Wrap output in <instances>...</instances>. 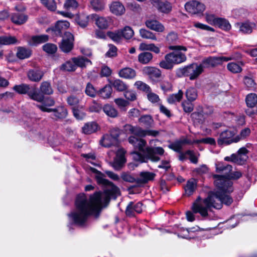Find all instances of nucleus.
Masks as SVG:
<instances>
[{
  "label": "nucleus",
  "instance_id": "27",
  "mask_svg": "<svg viewBox=\"0 0 257 257\" xmlns=\"http://www.w3.org/2000/svg\"><path fill=\"white\" fill-rule=\"evenodd\" d=\"M49 36L47 35L33 36L30 38L28 43L30 45H37L47 42Z\"/></svg>",
  "mask_w": 257,
  "mask_h": 257
},
{
  "label": "nucleus",
  "instance_id": "37",
  "mask_svg": "<svg viewBox=\"0 0 257 257\" xmlns=\"http://www.w3.org/2000/svg\"><path fill=\"white\" fill-rule=\"evenodd\" d=\"M112 92V89L111 85H106L99 91L98 94L101 97L107 99L110 97Z\"/></svg>",
  "mask_w": 257,
  "mask_h": 257
},
{
  "label": "nucleus",
  "instance_id": "12",
  "mask_svg": "<svg viewBox=\"0 0 257 257\" xmlns=\"http://www.w3.org/2000/svg\"><path fill=\"white\" fill-rule=\"evenodd\" d=\"M125 153V151L122 149H119L117 151L116 157L112 165L115 170H120L125 164L126 162Z\"/></svg>",
  "mask_w": 257,
  "mask_h": 257
},
{
  "label": "nucleus",
  "instance_id": "24",
  "mask_svg": "<svg viewBox=\"0 0 257 257\" xmlns=\"http://www.w3.org/2000/svg\"><path fill=\"white\" fill-rule=\"evenodd\" d=\"M28 78L32 81L39 82L44 76V73L39 69H32L27 73Z\"/></svg>",
  "mask_w": 257,
  "mask_h": 257
},
{
  "label": "nucleus",
  "instance_id": "6",
  "mask_svg": "<svg viewBox=\"0 0 257 257\" xmlns=\"http://www.w3.org/2000/svg\"><path fill=\"white\" fill-rule=\"evenodd\" d=\"M120 134V132L119 129H112L110 131L109 134H105L103 136L100 140V144L106 148L117 146L118 145V139Z\"/></svg>",
  "mask_w": 257,
  "mask_h": 257
},
{
  "label": "nucleus",
  "instance_id": "49",
  "mask_svg": "<svg viewBox=\"0 0 257 257\" xmlns=\"http://www.w3.org/2000/svg\"><path fill=\"white\" fill-rule=\"evenodd\" d=\"M108 18L99 17L96 20V24L100 29H106L108 26Z\"/></svg>",
  "mask_w": 257,
  "mask_h": 257
},
{
  "label": "nucleus",
  "instance_id": "33",
  "mask_svg": "<svg viewBox=\"0 0 257 257\" xmlns=\"http://www.w3.org/2000/svg\"><path fill=\"white\" fill-rule=\"evenodd\" d=\"M55 101L54 100L50 97H48L46 98L44 101V103L41 105H39L38 106L39 107L40 110L42 111H58V110L57 109H52L50 108H48L47 106H52L54 104Z\"/></svg>",
  "mask_w": 257,
  "mask_h": 257
},
{
  "label": "nucleus",
  "instance_id": "54",
  "mask_svg": "<svg viewBox=\"0 0 257 257\" xmlns=\"http://www.w3.org/2000/svg\"><path fill=\"white\" fill-rule=\"evenodd\" d=\"M250 134V130L249 128L246 127L242 130L238 136L235 137L234 141L236 142H239L240 140L245 139L246 137L248 136Z\"/></svg>",
  "mask_w": 257,
  "mask_h": 257
},
{
  "label": "nucleus",
  "instance_id": "35",
  "mask_svg": "<svg viewBox=\"0 0 257 257\" xmlns=\"http://www.w3.org/2000/svg\"><path fill=\"white\" fill-rule=\"evenodd\" d=\"M31 88L29 84L23 83L20 85H16L13 87V90L19 94H24L30 93Z\"/></svg>",
  "mask_w": 257,
  "mask_h": 257
},
{
  "label": "nucleus",
  "instance_id": "58",
  "mask_svg": "<svg viewBox=\"0 0 257 257\" xmlns=\"http://www.w3.org/2000/svg\"><path fill=\"white\" fill-rule=\"evenodd\" d=\"M42 4L49 10L54 11L56 9V4L54 0H41Z\"/></svg>",
  "mask_w": 257,
  "mask_h": 257
},
{
  "label": "nucleus",
  "instance_id": "23",
  "mask_svg": "<svg viewBox=\"0 0 257 257\" xmlns=\"http://www.w3.org/2000/svg\"><path fill=\"white\" fill-rule=\"evenodd\" d=\"M239 29V31L243 34H250L256 25L254 23L245 22L244 23H237L236 24Z\"/></svg>",
  "mask_w": 257,
  "mask_h": 257
},
{
  "label": "nucleus",
  "instance_id": "32",
  "mask_svg": "<svg viewBox=\"0 0 257 257\" xmlns=\"http://www.w3.org/2000/svg\"><path fill=\"white\" fill-rule=\"evenodd\" d=\"M232 166L230 165H226L221 162H218L216 164V170L218 173H222L227 175L232 170Z\"/></svg>",
  "mask_w": 257,
  "mask_h": 257
},
{
  "label": "nucleus",
  "instance_id": "52",
  "mask_svg": "<svg viewBox=\"0 0 257 257\" xmlns=\"http://www.w3.org/2000/svg\"><path fill=\"white\" fill-rule=\"evenodd\" d=\"M90 4L92 8L96 11H101L104 8V3L102 0H91Z\"/></svg>",
  "mask_w": 257,
  "mask_h": 257
},
{
  "label": "nucleus",
  "instance_id": "38",
  "mask_svg": "<svg viewBox=\"0 0 257 257\" xmlns=\"http://www.w3.org/2000/svg\"><path fill=\"white\" fill-rule=\"evenodd\" d=\"M40 89L43 95H51L53 93L51 85L48 81L43 82L40 85Z\"/></svg>",
  "mask_w": 257,
  "mask_h": 257
},
{
  "label": "nucleus",
  "instance_id": "11",
  "mask_svg": "<svg viewBox=\"0 0 257 257\" xmlns=\"http://www.w3.org/2000/svg\"><path fill=\"white\" fill-rule=\"evenodd\" d=\"M70 24L66 21H59L54 27L47 30V32L52 31V34L56 36H61L63 31L69 27Z\"/></svg>",
  "mask_w": 257,
  "mask_h": 257
},
{
  "label": "nucleus",
  "instance_id": "43",
  "mask_svg": "<svg viewBox=\"0 0 257 257\" xmlns=\"http://www.w3.org/2000/svg\"><path fill=\"white\" fill-rule=\"evenodd\" d=\"M140 35L144 39L157 40L156 37L154 33L145 29L140 30Z\"/></svg>",
  "mask_w": 257,
  "mask_h": 257
},
{
  "label": "nucleus",
  "instance_id": "55",
  "mask_svg": "<svg viewBox=\"0 0 257 257\" xmlns=\"http://www.w3.org/2000/svg\"><path fill=\"white\" fill-rule=\"evenodd\" d=\"M135 85L138 89L142 90L143 91L148 92L151 91L150 87L148 85L141 81H137L135 83Z\"/></svg>",
  "mask_w": 257,
  "mask_h": 257
},
{
  "label": "nucleus",
  "instance_id": "4",
  "mask_svg": "<svg viewBox=\"0 0 257 257\" xmlns=\"http://www.w3.org/2000/svg\"><path fill=\"white\" fill-rule=\"evenodd\" d=\"M169 49L171 50L177 51L166 54L164 60L160 62L159 66L163 69L171 70L174 67V65L182 63L186 60L187 58L185 54L180 52V51H186L187 48L182 46H170Z\"/></svg>",
  "mask_w": 257,
  "mask_h": 257
},
{
  "label": "nucleus",
  "instance_id": "51",
  "mask_svg": "<svg viewBox=\"0 0 257 257\" xmlns=\"http://www.w3.org/2000/svg\"><path fill=\"white\" fill-rule=\"evenodd\" d=\"M228 70L233 73H239L242 71L241 66L235 63L231 62L227 64Z\"/></svg>",
  "mask_w": 257,
  "mask_h": 257
},
{
  "label": "nucleus",
  "instance_id": "30",
  "mask_svg": "<svg viewBox=\"0 0 257 257\" xmlns=\"http://www.w3.org/2000/svg\"><path fill=\"white\" fill-rule=\"evenodd\" d=\"M71 60L76 65V69L77 67L81 68L85 67L88 63H91V61L88 59L83 56L73 57L71 58Z\"/></svg>",
  "mask_w": 257,
  "mask_h": 257
},
{
  "label": "nucleus",
  "instance_id": "29",
  "mask_svg": "<svg viewBox=\"0 0 257 257\" xmlns=\"http://www.w3.org/2000/svg\"><path fill=\"white\" fill-rule=\"evenodd\" d=\"M118 74L120 77L126 79H132L136 75L135 70L131 68H123L119 71Z\"/></svg>",
  "mask_w": 257,
  "mask_h": 257
},
{
  "label": "nucleus",
  "instance_id": "40",
  "mask_svg": "<svg viewBox=\"0 0 257 257\" xmlns=\"http://www.w3.org/2000/svg\"><path fill=\"white\" fill-rule=\"evenodd\" d=\"M183 95V92L181 90H179L177 93L170 95L167 98V101L170 104L179 102L182 99Z\"/></svg>",
  "mask_w": 257,
  "mask_h": 257
},
{
  "label": "nucleus",
  "instance_id": "10",
  "mask_svg": "<svg viewBox=\"0 0 257 257\" xmlns=\"http://www.w3.org/2000/svg\"><path fill=\"white\" fill-rule=\"evenodd\" d=\"M143 210V204L141 202H130L126 206L125 213L127 216H135L137 213H141Z\"/></svg>",
  "mask_w": 257,
  "mask_h": 257
},
{
  "label": "nucleus",
  "instance_id": "28",
  "mask_svg": "<svg viewBox=\"0 0 257 257\" xmlns=\"http://www.w3.org/2000/svg\"><path fill=\"white\" fill-rule=\"evenodd\" d=\"M153 54L149 52L140 53L138 56V61L142 64L146 65L150 63L153 60Z\"/></svg>",
  "mask_w": 257,
  "mask_h": 257
},
{
  "label": "nucleus",
  "instance_id": "2",
  "mask_svg": "<svg viewBox=\"0 0 257 257\" xmlns=\"http://www.w3.org/2000/svg\"><path fill=\"white\" fill-rule=\"evenodd\" d=\"M242 176L239 171L229 173L227 176L215 175L213 176L214 184L217 188V191H211L206 198H202L198 196L192 203L191 211L186 213L188 221L192 222L195 220V214H199L203 219L209 217L208 212L212 208L220 209L222 204L230 205L233 202L232 198L228 194L233 190L232 179H238Z\"/></svg>",
  "mask_w": 257,
  "mask_h": 257
},
{
  "label": "nucleus",
  "instance_id": "57",
  "mask_svg": "<svg viewBox=\"0 0 257 257\" xmlns=\"http://www.w3.org/2000/svg\"><path fill=\"white\" fill-rule=\"evenodd\" d=\"M121 178L125 182L129 183H137V179L128 172H122L121 174Z\"/></svg>",
  "mask_w": 257,
  "mask_h": 257
},
{
  "label": "nucleus",
  "instance_id": "31",
  "mask_svg": "<svg viewBox=\"0 0 257 257\" xmlns=\"http://www.w3.org/2000/svg\"><path fill=\"white\" fill-rule=\"evenodd\" d=\"M98 128V125L95 122L86 123L82 127V132L85 134H91L95 133Z\"/></svg>",
  "mask_w": 257,
  "mask_h": 257
},
{
  "label": "nucleus",
  "instance_id": "13",
  "mask_svg": "<svg viewBox=\"0 0 257 257\" xmlns=\"http://www.w3.org/2000/svg\"><path fill=\"white\" fill-rule=\"evenodd\" d=\"M125 153V151L122 149H119L117 151L116 157L112 165L115 170H120L125 164L126 162Z\"/></svg>",
  "mask_w": 257,
  "mask_h": 257
},
{
  "label": "nucleus",
  "instance_id": "7",
  "mask_svg": "<svg viewBox=\"0 0 257 257\" xmlns=\"http://www.w3.org/2000/svg\"><path fill=\"white\" fill-rule=\"evenodd\" d=\"M74 37L73 35L69 32H65L62 37V40L59 44L61 50L66 53L72 51L74 48Z\"/></svg>",
  "mask_w": 257,
  "mask_h": 257
},
{
  "label": "nucleus",
  "instance_id": "14",
  "mask_svg": "<svg viewBox=\"0 0 257 257\" xmlns=\"http://www.w3.org/2000/svg\"><path fill=\"white\" fill-rule=\"evenodd\" d=\"M144 74L148 75L151 79H158L161 77L162 72L158 68L152 66H146L143 69Z\"/></svg>",
  "mask_w": 257,
  "mask_h": 257
},
{
  "label": "nucleus",
  "instance_id": "64",
  "mask_svg": "<svg viewBox=\"0 0 257 257\" xmlns=\"http://www.w3.org/2000/svg\"><path fill=\"white\" fill-rule=\"evenodd\" d=\"M78 4L75 0H66L64 4V7L67 9H74L77 7Z\"/></svg>",
  "mask_w": 257,
  "mask_h": 257
},
{
  "label": "nucleus",
  "instance_id": "41",
  "mask_svg": "<svg viewBox=\"0 0 257 257\" xmlns=\"http://www.w3.org/2000/svg\"><path fill=\"white\" fill-rule=\"evenodd\" d=\"M215 26L226 31L229 30L231 28V25L229 22L225 19L222 18H217L216 20Z\"/></svg>",
  "mask_w": 257,
  "mask_h": 257
},
{
  "label": "nucleus",
  "instance_id": "48",
  "mask_svg": "<svg viewBox=\"0 0 257 257\" xmlns=\"http://www.w3.org/2000/svg\"><path fill=\"white\" fill-rule=\"evenodd\" d=\"M120 31L122 33V37L126 39H131L134 35V31L130 27L126 26L123 30H120Z\"/></svg>",
  "mask_w": 257,
  "mask_h": 257
},
{
  "label": "nucleus",
  "instance_id": "45",
  "mask_svg": "<svg viewBox=\"0 0 257 257\" xmlns=\"http://www.w3.org/2000/svg\"><path fill=\"white\" fill-rule=\"evenodd\" d=\"M246 103L247 105L250 107H253L257 103V95L251 93L246 96Z\"/></svg>",
  "mask_w": 257,
  "mask_h": 257
},
{
  "label": "nucleus",
  "instance_id": "39",
  "mask_svg": "<svg viewBox=\"0 0 257 257\" xmlns=\"http://www.w3.org/2000/svg\"><path fill=\"white\" fill-rule=\"evenodd\" d=\"M60 70L63 71H74L76 70V65L71 59L62 64L60 67Z\"/></svg>",
  "mask_w": 257,
  "mask_h": 257
},
{
  "label": "nucleus",
  "instance_id": "3",
  "mask_svg": "<svg viewBox=\"0 0 257 257\" xmlns=\"http://www.w3.org/2000/svg\"><path fill=\"white\" fill-rule=\"evenodd\" d=\"M128 142L136 149L143 153L137 151L132 153L133 159L141 163L148 162L149 160L158 162L160 158L157 155H163L164 153V150L162 147H147L144 149L146 142L142 139L131 136L128 138Z\"/></svg>",
  "mask_w": 257,
  "mask_h": 257
},
{
  "label": "nucleus",
  "instance_id": "47",
  "mask_svg": "<svg viewBox=\"0 0 257 257\" xmlns=\"http://www.w3.org/2000/svg\"><path fill=\"white\" fill-rule=\"evenodd\" d=\"M28 95L33 100L38 102H42L44 100V96L41 92H39L36 91H31L28 93Z\"/></svg>",
  "mask_w": 257,
  "mask_h": 257
},
{
  "label": "nucleus",
  "instance_id": "44",
  "mask_svg": "<svg viewBox=\"0 0 257 257\" xmlns=\"http://www.w3.org/2000/svg\"><path fill=\"white\" fill-rule=\"evenodd\" d=\"M18 42L15 37L12 36H3L0 37V43L3 45H10L16 44Z\"/></svg>",
  "mask_w": 257,
  "mask_h": 257
},
{
  "label": "nucleus",
  "instance_id": "19",
  "mask_svg": "<svg viewBox=\"0 0 257 257\" xmlns=\"http://www.w3.org/2000/svg\"><path fill=\"white\" fill-rule=\"evenodd\" d=\"M200 64L203 69L204 68L214 67L220 65V60L217 58V57H209L204 59Z\"/></svg>",
  "mask_w": 257,
  "mask_h": 257
},
{
  "label": "nucleus",
  "instance_id": "36",
  "mask_svg": "<svg viewBox=\"0 0 257 257\" xmlns=\"http://www.w3.org/2000/svg\"><path fill=\"white\" fill-rule=\"evenodd\" d=\"M32 54L30 49L25 47H19L18 48L17 56L20 59H24L29 58Z\"/></svg>",
  "mask_w": 257,
  "mask_h": 257
},
{
  "label": "nucleus",
  "instance_id": "16",
  "mask_svg": "<svg viewBox=\"0 0 257 257\" xmlns=\"http://www.w3.org/2000/svg\"><path fill=\"white\" fill-rule=\"evenodd\" d=\"M153 5L162 13H168L171 10L170 3L167 2H163L162 0H151Z\"/></svg>",
  "mask_w": 257,
  "mask_h": 257
},
{
  "label": "nucleus",
  "instance_id": "20",
  "mask_svg": "<svg viewBox=\"0 0 257 257\" xmlns=\"http://www.w3.org/2000/svg\"><path fill=\"white\" fill-rule=\"evenodd\" d=\"M110 12L116 16L123 15L125 12L123 5L119 2H113L109 6Z\"/></svg>",
  "mask_w": 257,
  "mask_h": 257
},
{
  "label": "nucleus",
  "instance_id": "46",
  "mask_svg": "<svg viewBox=\"0 0 257 257\" xmlns=\"http://www.w3.org/2000/svg\"><path fill=\"white\" fill-rule=\"evenodd\" d=\"M185 95L186 98L189 101L195 100L197 97L196 90L194 88H189L186 91Z\"/></svg>",
  "mask_w": 257,
  "mask_h": 257
},
{
  "label": "nucleus",
  "instance_id": "5",
  "mask_svg": "<svg viewBox=\"0 0 257 257\" xmlns=\"http://www.w3.org/2000/svg\"><path fill=\"white\" fill-rule=\"evenodd\" d=\"M203 69L201 64L192 63L183 68L177 70L176 74L179 77H189L191 80L196 79L203 72Z\"/></svg>",
  "mask_w": 257,
  "mask_h": 257
},
{
  "label": "nucleus",
  "instance_id": "59",
  "mask_svg": "<svg viewBox=\"0 0 257 257\" xmlns=\"http://www.w3.org/2000/svg\"><path fill=\"white\" fill-rule=\"evenodd\" d=\"M85 93L87 95L94 97L96 94V90L91 83H88L86 87Z\"/></svg>",
  "mask_w": 257,
  "mask_h": 257
},
{
  "label": "nucleus",
  "instance_id": "8",
  "mask_svg": "<svg viewBox=\"0 0 257 257\" xmlns=\"http://www.w3.org/2000/svg\"><path fill=\"white\" fill-rule=\"evenodd\" d=\"M185 7L186 10L192 14H201L205 10V7L203 4L196 1L187 3Z\"/></svg>",
  "mask_w": 257,
  "mask_h": 257
},
{
  "label": "nucleus",
  "instance_id": "9",
  "mask_svg": "<svg viewBox=\"0 0 257 257\" xmlns=\"http://www.w3.org/2000/svg\"><path fill=\"white\" fill-rule=\"evenodd\" d=\"M235 135L233 131L230 130H225L222 132L219 136V138L217 140L218 145L219 146L228 145L232 143H236L234 141L235 138L232 137Z\"/></svg>",
  "mask_w": 257,
  "mask_h": 257
},
{
  "label": "nucleus",
  "instance_id": "25",
  "mask_svg": "<svg viewBox=\"0 0 257 257\" xmlns=\"http://www.w3.org/2000/svg\"><path fill=\"white\" fill-rule=\"evenodd\" d=\"M28 20V16L24 14L17 12L13 13L11 16L12 21L17 25L24 24Z\"/></svg>",
  "mask_w": 257,
  "mask_h": 257
},
{
  "label": "nucleus",
  "instance_id": "63",
  "mask_svg": "<svg viewBox=\"0 0 257 257\" xmlns=\"http://www.w3.org/2000/svg\"><path fill=\"white\" fill-rule=\"evenodd\" d=\"M124 96L126 99L130 101H134L137 98L136 93L131 90L125 91Z\"/></svg>",
  "mask_w": 257,
  "mask_h": 257
},
{
  "label": "nucleus",
  "instance_id": "15",
  "mask_svg": "<svg viewBox=\"0 0 257 257\" xmlns=\"http://www.w3.org/2000/svg\"><path fill=\"white\" fill-rule=\"evenodd\" d=\"M130 131L134 135L139 137H145L146 135H151L156 136L159 134V132L156 131H144L139 127L130 126Z\"/></svg>",
  "mask_w": 257,
  "mask_h": 257
},
{
  "label": "nucleus",
  "instance_id": "42",
  "mask_svg": "<svg viewBox=\"0 0 257 257\" xmlns=\"http://www.w3.org/2000/svg\"><path fill=\"white\" fill-rule=\"evenodd\" d=\"M121 31L118 30L114 32H107V36L114 42L119 43L121 41L122 37Z\"/></svg>",
  "mask_w": 257,
  "mask_h": 257
},
{
  "label": "nucleus",
  "instance_id": "56",
  "mask_svg": "<svg viewBox=\"0 0 257 257\" xmlns=\"http://www.w3.org/2000/svg\"><path fill=\"white\" fill-rule=\"evenodd\" d=\"M140 122L142 123L146 126H150L153 122L151 115L146 114L142 116L139 119Z\"/></svg>",
  "mask_w": 257,
  "mask_h": 257
},
{
  "label": "nucleus",
  "instance_id": "17",
  "mask_svg": "<svg viewBox=\"0 0 257 257\" xmlns=\"http://www.w3.org/2000/svg\"><path fill=\"white\" fill-rule=\"evenodd\" d=\"M68 104L72 106L73 112H80L83 110V106L79 104V99L75 95H72L67 97Z\"/></svg>",
  "mask_w": 257,
  "mask_h": 257
},
{
  "label": "nucleus",
  "instance_id": "50",
  "mask_svg": "<svg viewBox=\"0 0 257 257\" xmlns=\"http://www.w3.org/2000/svg\"><path fill=\"white\" fill-rule=\"evenodd\" d=\"M43 49L46 53L53 54L57 51V47L55 44L52 43H47L43 46Z\"/></svg>",
  "mask_w": 257,
  "mask_h": 257
},
{
  "label": "nucleus",
  "instance_id": "18",
  "mask_svg": "<svg viewBox=\"0 0 257 257\" xmlns=\"http://www.w3.org/2000/svg\"><path fill=\"white\" fill-rule=\"evenodd\" d=\"M197 181L194 179L189 180L184 187V195L190 196L193 194L197 188Z\"/></svg>",
  "mask_w": 257,
  "mask_h": 257
},
{
  "label": "nucleus",
  "instance_id": "22",
  "mask_svg": "<svg viewBox=\"0 0 257 257\" xmlns=\"http://www.w3.org/2000/svg\"><path fill=\"white\" fill-rule=\"evenodd\" d=\"M145 24L149 29L158 32H163L165 30L163 25L157 20H148Z\"/></svg>",
  "mask_w": 257,
  "mask_h": 257
},
{
  "label": "nucleus",
  "instance_id": "21",
  "mask_svg": "<svg viewBox=\"0 0 257 257\" xmlns=\"http://www.w3.org/2000/svg\"><path fill=\"white\" fill-rule=\"evenodd\" d=\"M189 157V159L191 163L193 164H197L198 163V157L193 151L187 150L184 153H180L179 155V159L183 161L186 160Z\"/></svg>",
  "mask_w": 257,
  "mask_h": 257
},
{
  "label": "nucleus",
  "instance_id": "53",
  "mask_svg": "<svg viewBox=\"0 0 257 257\" xmlns=\"http://www.w3.org/2000/svg\"><path fill=\"white\" fill-rule=\"evenodd\" d=\"M160 86L164 92L172 91L173 87L171 82L169 80H163L161 82Z\"/></svg>",
  "mask_w": 257,
  "mask_h": 257
},
{
  "label": "nucleus",
  "instance_id": "26",
  "mask_svg": "<svg viewBox=\"0 0 257 257\" xmlns=\"http://www.w3.org/2000/svg\"><path fill=\"white\" fill-rule=\"evenodd\" d=\"M155 174L149 172H141L139 178L137 179V183L145 184L154 180Z\"/></svg>",
  "mask_w": 257,
  "mask_h": 257
},
{
  "label": "nucleus",
  "instance_id": "1",
  "mask_svg": "<svg viewBox=\"0 0 257 257\" xmlns=\"http://www.w3.org/2000/svg\"><path fill=\"white\" fill-rule=\"evenodd\" d=\"M95 173L98 184L109 187L103 192H96L88 198L84 194H79L75 200V209L68 216L74 224L80 227L85 226L88 218L97 213L102 207H105L111 198L119 195V188L105 178V175L95 168H91Z\"/></svg>",
  "mask_w": 257,
  "mask_h": 257
},
{
  "label": "nucleus",
  "instance_id": "62",
  "mask_svg": "<svg viewBox=\"0 0 257 257\" xmlns=\"http://www.w3.org/2000/svg\"><path fill=\"white\" fill-rule=\"evenodd\" d=\"M147 98L148 100L152 103H156L159 101L160 98L159 96L151 91L148 92Z\"/></svg>",
  "mask_w": 257,
  "mask_h": 257
},
{
  "label": "nucleus",
  "instance_id": "34",
  "mask_svg": "<svg viewBox=\"0 0 257 257\" xmlns=\"http://www.w3.org/2000/svg\"><path fill=\"white\" fill-rule=\"evenodd\" d=\"M110 83L118 91H124L127 89V85L120 79L110 81Z\"/></svg>",
  "mask_w": 257,
  "mask_h": 257
},
{
  "label": "nucleus",
  "instance_id": "61",
  "mask_svg": "<svg viewBox=\"0 0 257 257\" xmlns=\"http://www.w3.org/2000/svg\"><path fill=\"white\" fill-rule=\"evenodd\" d=\"M109 50L105 54V56L108 57H113L117 55V48L112 44L108 45Z\"/></svg>",
  "mask_w": 257,
  "mask_h": 257
},
{
  "label": "nucleus",
  "instance_id": "60",
  "mask_svg": "<svg viewBox=\"0 0 257 257\" xmlns=\"http://www.w3.org/2000/svg\"><path fill=\"white\" fill-rule=\"evenodd\" d=\"M166 39L169 44L176 43L178 40V36L177 33L171 32L167 36Z\"/></svg>",
  "mask_w": 257,
  "mask_h": 257
}]
</instances>
